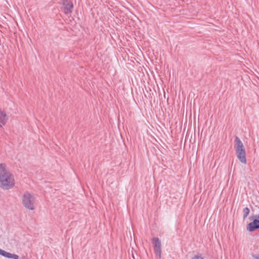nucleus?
<instances>
[{
	"label": "nucleus",
	"mask_w": 259,
	"mask_h": 259,
	"mask_svg": "<svg viewBox=\"0 0 259 259\" xmlns=\"http://www.w3.org/2000/svg\"><path fill=\"white\" fill-rule=\"evenodd\" d=\"M15 185L13 176L6 168V164H0V187L4 190H9Z\"/></svg>",
	"instance_id": "1"
},
{
	"label": "nucleus",
	"mask_w": 259,
	"mask_h": 259,
	"mask_svg": "<svg viewBox=\"0 0 259 259\" xmlns=\"http://www.w3.org/2000/svg\"><path fill=\"white\" fill-rule=\"evenodd\" d=\"M234 142V148L237 158L241 163L246 164V152L242 141L238 137L235 136Z\"/></svg>",
	"instance_id": "2"
},
{
	"label": "nucleus",
	"mask_w": 259,
	"mask_h": 259,
	"mask_svg": "<svg viewBox=\"0 0 259 259\" xmlns=\"http://www.w3.org/2000/svg\"><path fill=\"white\" fill-rule=\"evenodd\" d=\"M34 197L28 191L25 192L22 196V203L24 206L29 210H34Z\"/></svg>",
	"instance_id": "3"
},
{
	"label": "nucleus",
	"mask_w": 259,
	"mask_h": 259,
	"mask_svg": "<svg viewBox=\"0 0 259 259\" xmlns=\"http://www.w3.org/2000/svg\"><path fill=\"white\" fill-rule=\"evenodd\" d=\"M152 242L154 244V249L155 252L159 258H161V243L159 239L157 237H153L152 238Z\"/></svg>",
	"instance_id": "4"
},
{
	"label": "nucleus",
	"mask_w": 259,
	"mask_h": 259,
	"mask_svg": "<svg viewBox=\"0 0 259 259\" xmlns=\"http://www.w3.org/2000/svg\"><path fill=\"white\" fill-rule=\"evenodd\" d=\"M62 4L63 6L64 12L66 15L71 14L73 9V4L69 0H62Z\"/></svg>",
	"instance_id": "5"
},
{
	"label": "nucleus",
	"mask_w": 259,
	"mask_h": 259,
	"mask_svg": "<svg viewBox=\"0 0 259 259\" xmlns=\"http://www.w3.org/2000/svg\"><path fill=\"white\" fill-rule=\"evenodd\" d=\"M258 229H259V221L257 219H254L252 222L246 226V230L249 232H253Z\"/></svg>",
	"instance_id": "6"
},
{
	"label": "nucleus",
	"mask_w": 259,
	"mask_h": 259,
	"mask_svg": "<svg viewBox=\"0 0 259 259\" xmlns=\"http://www.w3.org/2000/svg\"><path fill=\"white\" fill-rule=\"evenodd\" d=\"M8 120V116L4 111L0 109V128L4 126Z\"/></svg>",
	"instance_id": "7"
},
{
	"label": "nucleus",
	"mask_w": 259,
	"mask_h": 259,
	"mask_svg": "<svg viewBox=\"0 0 259 259\" xmlns=\"http://www.w3.org/2000/svg\"><path fill=\"white\" fill-rule=\"evenodd\" d=\"M0 255L3 256L4 257L9 258H11V257H12V253L7 252L6 251L4 250L1 248H0Z\"/></svg>",
	"instance_id": "8"
},
{
	"label": "nucleus",
	"mask_w": 259,
	"mask_h": 259,
	"mask_svg": "<svg viewBox=\"0 0 259 259\" xmlns=\"http://www.w3.org/2000/svg\"><path fill=\"white\" fill-rule=\"evenodd\" d=\"M249 212H250V210H249V208H248L247 207L243 208V219H245V218H247V217L248 216V215L249 213Z\"/></svg>",
	"instance_id": "9"
},
{
	"label": "nucleus",
	"mask_w": 259,
	"mask_h": 259,
	"mask_svg": "<svg viewBox=\"0 0 259 259\" xmlns=\"http://www.w3.org/2000/svg\"><path fill=\"white\" fill-rule=\"evenodd\" d=\"M191 259H203L201 254H198L195 255Z\"/></svg>",
	"instance_id": "10"
},
{
	"label": "nucleus",
	"mask_w": 259,
	"mask_h": 259,
	"mask_svg": "<svg viewBox=\"0 0 259 259\" xmlns=\"http://www.w3.org/2000/svg\"><path fill=\"white\" fill-rule=\"evenodd\" d=\"M12 258L14 259H19V256L15 254H12L11 258Z\"/></svg>",
	"instance_id": "11"
},
{
	"label": "nucleus",
	"mask_w": 259,
	"mask_h": 259,
	"mask_svg": "<svg viewBox=\"0 0 259 259\" xmlns=\"http://www.w3.org/2000/svg\"><path fill=\"white\" fill-rule=\"evenodd\" d=\"M253 218H257V220L258 221H259V214H258V215L251 216L249 218V219L251 221L253 220Z\"/></svg>",
	"instance_id": "12"
},
{
	"label": "nucleus",
	"mask_w": 259,
	"mask_h": 259,
	"mask_svg": "<svg viewBox=\"0 0 259 259\" xmlns=\"http://www.w3.org/2000/svg\"><path fill=\"white\" fill-rule=\"evenodd\" d=\"M252 257H253L254 259H259V255H256L253 254V255H252Z\"/></svg>",
	"instance_id": "13"
}]
</instances>
